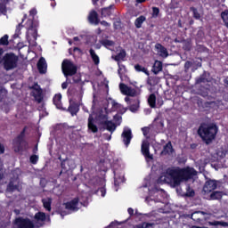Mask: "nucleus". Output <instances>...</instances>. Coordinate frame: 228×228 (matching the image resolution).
<instances>
[{"label":"nucleus","mask_w":228,"mask_h":228,"mask_svg":"<svg viewBox=\"0 0 228 228\" xmlns=\"http://www.w3.org/2000/svg\"><path fill=\"white\" fill-rule=\"evenodd\" d=\"M197 175V171L191 167L184 169L169 168L166 173L162 174L158 180L159 184H171V186H179L183 181L191 179Z\"/></svg>","instance_id":"1"},{"label":"nucleus","mask_w":228,"mask_h":228,"mask_svg":"<svg viewBox=\"0 0 228 228\" xmlns=\"http://www.w3.org/2000/svg\"><path fill=\"white\" fill-rule=\"evenodd\" d=\"M45 222H49V216L44 212H38L35 215V223L29 219L19 217L14 222V228H38L42 227Z\"/></svg>","instance_id":"2"},{"label":"nucleus","mask_w":228,"mask_h":228,"mask_svg":"<svg viewBox=\"0 0 228 228\" xmlns=\"http://www.w3.org/2000/svg\"><path fill=\"white\" fill-rule=\"evenodd\" d=\"M216 127L215 126L202 125L199 128V134L206 142V143H211L215 140L216 134Z\"/></svg>","instance_id":"3"},{"label":"nucleus","mask_w":228,"mask_h":228,"mask_svg":"<svg viewBox=\"0 0 228 228\" xmlns=\"http://www.w3.org/2000/svg\"><path fill=\"white\" fill-rule=\"evenodd\" d=\"M83 206V202L79 198H75L74 200L64 203L61 209V216H64V215H69V213H72V211H77Z\"/></svg>","instance_id":"4"},{"label":"nucleus","mask_w":228,"mask_h":228,"mask_svg":"<svg viewBox=\"0 0 228 228\" xmlns=\"http://www.w3.org/2000/svg\"><path fill=\"white\" fill-rule=\"evenodd\" d=\"M18 61H19V58H17V55L13 53L5 54L3 59L4 67L5 70H12V69H15V67H17Z\"/></svg>","instance_id":"5"},{"label":"nucleus","mask_w":228,"mask_h":228,"mask_svg":"<svg viewBox=\"0 0 228 228\" xmlns=\"http://www.w3.org/2000/svg\"><path fill=\"white\" fill-rule=\"evenodd\" d=\"M61 68L62 72L66 77L69 76H74V74L77 72V67L69 60L63 61Z\"/></svg>","instance_id":"6"},{"label":"nucleus","mask_w":228,"mask_h":228,"mask_svg":"<svg viewBox=\"0 0 228 228\" xmlns=\"http://www.w3.org/2000/svg\"><path fill=\"white\" fill-rule=\"evenodd\" d=\"M121 138L126 147L129 145V143H131V140L133 139V134L131 133V129L129 127L124 128Z\"/></svg>","instance_id":"7"},{"label":"nucleus","mask_w":228,"mask_h":228,"mask_svg":"<svg viewBox=\"0 0 228 228\" xmlns=\"http://www.w3.org/2000/svg\"><path fill=\"white\" fill-rule=\"evenodd\" d=\"M31 88V94L34 96V99L37 102H42V99H44V97L42 96V89L40 88V86L35 84Z\"/></svg>","instance_id":"8"},{"label":"nucleus","mask_w":228,"mask_h":228,"mask_svg":"<svg viewBox=\"0 0 228 228\" xmlns=\"http://www.w3.org/2000/svg\"><path fill=\"white\" fill-rule=\"evenodd\" d=\"M119 89L120 92L124 94V95H129L130 97H134L136 95H138L136 90L124 85V84H120L119 85Z\"/></svg>","instance_id":"9"},{"label":"nucleus","mask_w":228,"mask_h":228,"mask_svg":"<svg viewBox=\"0 0 228 228\" xmlns=\"http://www.w3.org/2000/svg\"><path fill=\"white\" fill-rule=\"evenodd\" d=\"M142 152L143 156L146 158L147 161H151L153 159L152 154H151V152H149V141H147V140L142 141Z\"/></svg>","instance_id":"10"},{"label":"nucleus","mask_w":228,"mask_h":228,"mask_svg":"<svg viewBox=\"0 0 228 228\" xmlns=\"http://www.w3.org/2000/svg\"><path fill=\"white\" fill-rule=\"evenodd\" d=\"M213 190H216V181L215 180H208L205 183L203 187V191L205 193H211Z\"/></svg>","instance_id":"11"},{"label":"nucleus","mask_w":228,"mask_h":228,"mask_svg":"<svg viewBox=\"0 0 228 228\" xmlns=\"http://www.w3.org/2000/svg\"><path fill=\"white\" fill-rule=\"evenodd\" d=\"M102 124H104L106 130L110 131V133H113L115 129H117V126L110 120H108V118L104 116V118L102 119Z\"/></svg>","instance_id":"12"},{"label":"nucleus","mask_w":228,"mask_h":228,"mask_svg":"<svg viewBox=\"0 0 228 228\" xmlns=\"http://www.w3.org/2000/svg\"><path fill=\"white\" fill-rule=\"evenodd\" d=\"M203 218L204 220H208V218H209L208 216V214L205 212L198 211V212H194L191 215V219L194 220L195 222H200V220H202Z\"/></svg>","instance_id":"13"},{"label":"nucleus","mask_w":228,"mask_h":228,"mask_svg":"<svg viewBox=\"0 0 228 228\" xmlns=\"http://www.w3.org/2000/svg\"><path fill=\"white\" fill-rule=\"evenodd\" d=\"M155 49H156L159 56H161V58H167L168 57V51H167V48H165L160 44H157L155 45Z\"/></svg>","instance_id":"14"},{"label":"nucleus","mask_w":228,"mask_h":228,"mask_svg":"<svg viewBox=\"0 0 228 228\" xmlns=\"http://www.w3.org/2000/svg\"><path fill=\"white\" fill-rule=\"evenodd\" d=\"M37 68L41 74H45V70H47V63L45 62V59L42 57L37 62Z\"/></svg>","instance_id":"15"},{"label":"nucleus","mask_w":228,"mask_h":228,"mask_svg":"<svg viewBox=\"0 0 228 228\" xmlns=\"http://www.w3.org/2000/svg\"><path fill=\"white\" fill-rule=\"evenodd\" d=\"M88 20L91 24H94V26L99 24V18L97 17V12L95 11H92L89 13Z\"/></svg>","instance_id":"16"},{"label":"nucleus","mask_w":228,"mask_h":228,"mask_svg":"<svg viewBox=\"0 0 228 228\" xmlns=\"http://www.w3.org/2000/svg\"><path fill=\"white\" fill-rule=\"evenodd\" d=\"M53 104L58 110L63 109V106L61 105V94H55L53 97Z\"/></svg>","instance_id":"17"},{"label":"nucleus","mask_w":228,"mask_h":228,"mask_svg":"<svg viewBox=\"0 0 228 228\" xmlns=\"http://www.w3.org/2000/svg\"><path fill=\"white\" fill-rule=\"evenodd\" d=\"M161 70H163V63L159 61H156L152 68V72H154V74H159Z\"/></svg>","instance_id":"18"},{"label":"nucleus","mask_w":228,"mask_h":228,"mask_svg":"<svg viewBox=\"0 0 228 228\" xmlns=\"http://www.w3.org/2000/svg\"><path fill=\"white\" fill-rule=\"evenodd\" d=\"M88 129L89 131H92V133H97V126L94 124V118L92 116L89 117L88 118Z\"/></svg>","instance_id":"19"},{"label":"nucleus","mask_w":228,"mask_h":228,"mask_svg":"<svg viewBox=\"0 0 228 228\" xmlns=\"http://www.w3.org/2000/svg\"><path fill=\"white\" fill-rule=\"evenodd\" d=\"M130 104V111L134 113V111H138V109L140 108V100L135 99L134 103H133V100H131Z\"/></svg>","instance_id":"20"},{"label":"nucleus","mask_w":228,"mask_h":228,"mask_svg":"<svg viewBox=\"0 0 228 228\" xmlns=\"http://www.w3.org/2000/svg\"><path fill=\"white\" fill-rule=\"evenodd\" d=\"M91 58L94 63V65H99L100 63V59H99V55H97V53H95V51H94V49H91L89 51Z\"/></svg>","instance_id":"21"},{"label":"nucleus","mask_w":228,"mask_h":228,"mask_svg":"<svg viewBox=\"0 0 228 228\" xmlns=\"http://www.w3.org/2000/svg\"><path fill=\"white\" fill-rule=\"evenodd\" d=\"M173 151L174 150L172 149V143L169 142V143L166 144L161 154L163 156H167V154H172Z\"/></svg>","instance_id":"22"},{"label":"nucleus","mask_w":228,"mask_h":228,"mask_svg":"<svg viewBox=\"0 0 228 228\" xmlns=\"http://www.w3.org/2000/svg\"><path fill=\"white\" fill-rule=\"evenodd\" d=\"M27 38L28 42H31V40H37V30L29 29L28 31Z\"/></svg>","instance_id":"23"},{"label":"nucleus","mask_w":228,"mask_h":228,"mask_svg":"<svg viewBox=\"0 0 228 228\" xmlns=\"http://www.w3.org/2000/svg\"><path fill=\"white\" fill-rule=\"evenodd\" d=\"M61 166L65 170H70L71 168H74V162L72 160H66L61 164Z\"/></svg>","instance_id":"24"},{"label":"nucleus","mask_w":228,"mask_h":228,"mask_svg":"<svg viewBox=\"0 0 228 228\" xmlns=\"http://www.w3.org/2000/svg\"><path fill=\"white\" fill-rule=\"evenodd\" d=\"M101 44L107 49H110V47H113V45H115V42L108 39L102 40Z\"/></svg>","instance_id":"25"},{"label":"nucleus","mask_w":228,"mask_h":228,"mask_svg":"<svg viewBox=\"0 0 228 228\" xmlns=\"http://www.w3.org/2000/svg\"><path fill=\"white\" fill-rule=\"evenodd\" d=\"M148 103L151 108H156V95L151 94L148 98Z\"/></svg>","instance_id":"26"},{"label":"nucleus","mask_w":228,"mask_h":228,"mask_svg":"<svg viewBox=\"0 0 228 228\" xmlns=\"http://www.w3.org/2000/svg\"><path fill=\"white\" fill-rule=\"evenodd\" d=\"M51 198L43 199V206L46 211H51Z\"/></svg>","instance_id":"27"},{"label":"nucleus","mask_w":228,"mask_h":228,"mask_svg":"<svg viewBox=\"0 0 228 228\" xmlns=\"http://www.w3.org/2000/svg\"><path fill=\"white\" fill-rule=\"evenodd\" d=\"M222 195H224V193L222 191H214L211 195H210V199L212 200H218L222 198Z\"/></svg>","instance_id":"28"},{"label":"nucleus","mask_w":228,"mask_h":228,"mask_svg":"<svg viewBox=\"0 0 228 228\" xmlns=\"http://www.w3.org/2000/svg\"><path fill=\"white\" fill-rule=\"evenodd\" d=\"M208 225H215V226L221 225L222 227H228V224L224 221L208 222Z\"/></svg>","instance_id":"29"},{"label":"nucleus","mask_w":228,"mask_h":228,"mask_svg":"<svg viewBox=\"0 0 228 228\" xmlns=\"http://www.w3.org/2000/svg\"><path fill=\"white\" fill-rule=\"evenodd\" d=\"M69 113H71L72 116L76 115L79 111V107L76 104H71L69 108Z\"/></svg>","instance_id":"30"},{"label":"nucleus","mask_w":228,"mask_h":228,"mask_svg":"<svg viewBox=\"0 0 228 228\" xmlns=\"http://www.w3.org/2000/svg\"><path fill=\"white\" fill-rule=\"evenodd\" d=\"M121 183H124V175H115V181H114L115 186H118V184H120Z\"/></svg>","instance_id":"31"},{"label":"nucleus","mask_w":228,"mask_h":228,"mask_svg":"<svg viewBox=\"0 0 228 228\" xmlns=\"http://www.w3.org/2000/svg\"><path fill=\"white\" fill-rule=\"evenodd\" d=\"M143 22H145V17L144 16H140L139 18H137L135 20V26L136 28H142V24H143Z\"/></svg>","instance_id":"32"},{"label":"nucleus","mask_w":228,"mask_h":228,"mask_svg":"<svg viewBox=\"0 0 228 228\" xmlns=\"http://www.w3.org/2000/svg\"><path fill=\"white\" fill-rule=\"evenodd\" d=\"M221 17L224 22V25L226 26V28H228V10H225L224 12H223L221 13Z\"/></svg>","instance_id":"33"},{"label":"nucleus","mask_w":228,"mask_h":228,"mask_svg":"<svg viewBox=\"0 0 228 228\" xmlns=\"http://www.w3.org/2000/svg\"><path fill=\"white\" fill-rule=\"evenodd\" d=\"M126 58V51L122 50L118 55L114 57V60L116 61H120L121 60H124Z\"/></svg>","instance_id":"34"},{"label":"nucleus","mask_w":228,"mask_h":228,"mask_svg":"<svg viewBox=\"0 0 228 228\" xmlns=\"http://www.w3.org/2000/svg\"><path fill=\"white\" fill-rule=\"evenodd\" d=\"M134 69H135V70H137V72H144V74H149L147 72V69H145L144 67H142L140 65H135Z\"/></svg>","instance_id":"35"},{"label":"nucleus","mask_w":228,"mask_h":228,"mask_svg":"<svg viewBox=\"0 0 228 228\" xmlns=\"http://www.w3.org/2000/svg\"><path fill=\"white\" fill-rule=\"evenodd\" d=\"M7 190L9 191H13V190H17V183H15V182H11L8 185Z\"/></svg>","instance_id":"36"},{"label":"nucleus","mask_w":228,"mask_h":228,"mask_svg":"<svg viewBox=\"0 0 228 228\" xmlns=\"http://www.w3.org/2000/svg\"><path fill=\"white\" fill-rule=\"evenodd\" d=\"M0 44L2 45H8V35H4L3 37H1Z\"/></svg>","instance_id":"37"},{"label":"nucleus","mask_w":228,"mask_h":228,"mask_svg":"<svg viewBox=\"0 0 228 228\" xmlns=\"http://www.w3.org/2000/svg\"><path fill=\"white\" fill-rule=\"evenodd\" d=\"M124 72H126V68L124 67H119V69H118V74H119V77L121 79V81H124Z\"/></svg>","instance_id":"38"},{"label":"nucleus","mask_w":228,"mask_h":228,"mask_svg":"<svg viewBox=\"0 0 228 228\" xmlns=\"http://www.w3.org/2000/svg\"><path fill=\"white\" fill-rule=\"evenodd\" d=\"M185 195L186 197H193V195H195V192L193 191V190L188 187Z\"/></svg>","instance_id":"39"},{"label":"nucleus","mask_w":228,"mask_h":228,"mask_svg":"<svg viewBox=\"0 0 228 228\" xmlns=\"http://www.w3.org/2000/svg\"><path fill=\"white\" fill-rule=\"evenodd\" d=\"M159 15V9L157 7L152 8V17H158Z\"/></svg>","instance_id":"40"},{"label":"nucleus","mask_w":228,"mask_h":228,"mask_svg":"<svg viewBox=\"0 0 228 228\" xmlns=\"http://www.w3.org/2000/svg\"><path fill=\"white\" fill-rule=\"evenodd\" d=\"M38 161V156L37 155H32L30 157V162L33 163V165H36V163Z\"/></svg>","instance_id":"41"},{"label":"nucleus","mask_w":228,"mask_h":228,"mask_svg":"<svg viewBox=\"0 0 228 228\" xmlns=\"http://www.w3.org/2000/svg\"><path fill=\"white\" fill-rule=\"evenodd\" d=\"M99 192L101 193L102 197H105L106 196V189L104 187L101 188L99 190Z\"/></svg>","instance_id":"42"},{"label":"nucleus","mask_w":228,"mask_h":228,"mask_svg":"<svg viewBox=\"0 0 228 228\" xmlns=\"http://www.w3.org/2000/svg\"><path fill=\"white\" fill-rule=\"evenodd\" d=\"M102 26H103L104 28H110L111 26V24L108 23L107 21H101Z\"/></svg>","instance_id":"43"},{"label":"nucleus","mask_w":228,"mask_h":228,"mask_svg":"<svg viewBox=\"0 0 228 228\" xmlns=\"http://www.w3.org/2000/svg\"><path fill=\"white\" fill-rule=\"evenodd\" d=\"M151 131V128L149 127H144L142 128V133L145 136H147V134Z\"/></svg>","instance_id":"44"},{"label":"nucleus","mask_w":228,"mask_h":228,"mask_svg":"<svg viewBox=\"0 0 228 228\" xmlns=\"http://www.w3.org/2000/svg\"><path fill=\"white\" fill-rule=\"evenodd\" d=\"M29 13L32 17H35V15L37 14V9L30 10Z\"/></svg>","instance_id":"45"},{"label":"nucleus","mask_w":228,"mask_h":228,"mask_svg":"<svg viewBox=\"0 0 228 228\" xmlns=\"http://www.w3.org/2000/svg\"><path fill=\"white\" fill-rule=\"evenodd\" d=\"M193 13H194L195 19H200V14H199V12H197V11L194 10Z\"/></svg>","instance_id":"46"},{"label":"nucleus","mask_w":228,"mask_h":228,"mask_svg":"<svg viewBox=\"0 0 228 228\" xmlns=\"http://www.w3.org/2000/svg\"><path fill=\"white\" fill-rule=\"evenodd\" d=\"M4 146L0 143V154H4Z\"/></svg>","instance_id":"47"},{"label":"nucleus","mask_w":228,"mask_h":228,"mask_svg":"<svg viewBox=\"0 0 228 228\" xmlns=\"http://www.w3.org/2000/svg\"><path fill=\"white\" fill-rule=\"evenodd\" d=\"M69 86V84L67 83V82H64V83H62V85H61V88L63 89V90H65V88H67Z\"/></svg>","instance_id":"48"},{"label":"nucleus","mask_w":228,"mask_h":228,"mask_svg":"<svg viewBox=\"0 0 228 228\" xmlns=\"http://www.w3.org/2000/svg\"><path fill=\"white\" fill-rule=\"evenodd\" d=\"M204 167H206V164H202L199 167L200 172H204Z\"/></svg>","instance_id":"49"},{"label":"nucleus","mask_w":228,"mask_h":228,"mask_svg":"<svg viewBox=\"0 0 228 228\" xmlns=\"http://www.w3.org/2000/svg\"><path fill=\"white\" fill-rule=\"evenodd\" d=\"M191 67V62L190 61L185 62V69H189Z\"/></svg>","instance_id":"50"},{"label":"nucleus","mask_w":228,"mask_h":228,"mask_svg":"<svg viewBox=\"0 0 228 228\" xmlns=\"http://www.w3.org/2000/svg\"><path fill=\"white\" fill-rule=\"evenodd\" d=\"M158 104H159V106H163V100L162 99H159L158 100Z\"/></svg>","instance_id":"51"},{"label":"nucleus","mask_w":228,"mask_h":228,"mask_svg":"<svg viewBox=\"0 0 228 228\" xmlns=\"http://www.w3.org/2000/svg\"><path fill=\"white\" fill-rule=\"evenodd\" d=\"M106 12H108V9L102 10V15H103V17H106Z\"/></svg>","instance_id":"52"},{"label":"nucleus","mask_w":228,"mask_h":228,"mask_svg":"<svg viewBox=\"0 0 228 228\" xmlns=\"http://www.w3.org/2000/svg\"><path fill=\"white\" fill-rule=\"evenodd\" d=\"M3 53H4L3 49L0 48V63L1 61H3V59L1 58V56H3Z\"/></svg>","instance_id":"53"},{"label":"nucleus","mask_w":228,"mask_h":228,"mask_svg":"<svg viewBox=\"0 0 228 228\" xmlns=\"http://www.w3.org/2000/svg\"><path fill=\"white\" fill-rule=\"evenodd\" d=\"M104 86L108 90V88H109V86H108V80H104Z\"/></svg>","instance_id":"54"},{"label":"nucleus","mask_w":228,"mask_h":228,"mask_svg":"<svg viewBox=\"0 0 228 228\" xmlns=\"http://www.w3.org/2000/svg\"><path fill=\"white\" fill-rule=\"evenodd\" d=\"M128 213H129V215H133V213H134L133 208H128Z\"/></svg>","instance_id":"55"},{"label":"nucleus","mask_w":228,"mask_h":228,"mask_svg":"<svg viewBox=\"0 0 228 228\" xmlns=\"http://www.w3.org/2000/svg\"><path fill=\"white\" fill-rule=\"evenodd\" d=\"M218 156H220L221 158H225V153H222L221 155L220 153H218Z\"/></svg>","instance_id":"56"},{"label":"nucleus","mask_w":228,"mask_h":228,"mask_svg":"<svg viewBox=\"0 0 228 228\" xmlns=\"http://www.w3.org/2000/svg\"><path fill=\"white\" fill-rule=\"evenodd\" d=\"M79 40L78 37H74V42H77Z\"/></svg>","instance_id":"57"},{"label":"nucleus","mask_w":228,"mask_h":228,"mask_svg":"<svg viewBox=\"0 0 228 228\" xmlns=\"http://www.w3.org/2000/svg\"><path fill=\"white\" fill-rule=\"evenodd\" d=\"M184 49L190 50V43H188L187 46H184Z\"/></svg>","instance_id":"58"},{"label":"nucleus","mask_w":228,"mask_h":228,"mask_svg":"<svg viewBox=\"0 0 228 228\" xmlns=\"http://www.w3.org/2000/svg\"><path fill=\"white\" fill-rule=\"evenodd\" d=\"M79 97H83V90L80 89Z\"/></svg>","instance_id":"59"},{"label":"nucleus","mask_w":228,"mask_h":228,"mask_svg":"<svg viewBox=\"0 0 228 228\" xmlns=\"http://www.w3.org/2000/svg\"><path fill=\"white\" fill-rule=\"evenodd\" d=\"M142 227H149V224H146V223H144V224H142Z\"/></svg>","instance_id":"60"},{"label":"nucleus","mask_w":228,"mask_h":228,"mask_svg":"<svg viewBox=\"0 0 228 228\" xmlns=\"http://www.w3.org/2000/svg\"><path fill=\"white\" fill-rule=\"evenodd\" d=\"M126 102H129V97L125 98Z\"/></svg>","instance_id":"61"},{"label":"nucleus","mask_w":228,"mask_h":228,"mask_svg":"<svg viewBox=\"0 0 228 228\" xmlns=\"http://www.w3.org/2000/svg\"><path fill=\"white\" fill-rule=\"evenodd\" d=\"M137 3H144L145 0H136Z\"/></svg>","instance_id":"62"},{"label":"nucleus","mask_w":228,"mask_h":228,"mask_svg":"<svg viewBox=\"0 0 228 228\" xmlns=\"http://www.w3.org/2000/svg\"><path fill=\"white\" fill-rule=\"evenodd\" d=\"M191 228H200V226H191Z\"/></svg>","instance_id":"63"},{"label":"nucleus","mask_w":228,"mask_h":228,"mask_svg":"<svg viewBox=\"0 0 228 228\" xmlns=\"http://www.w3.org/2000/svg\"><path fill=\"white\" fill-rule=\"evenodd\" d=\"M74 51H79V48H75Z\"/></svg>","instance_id":"64"}]
</instances>
